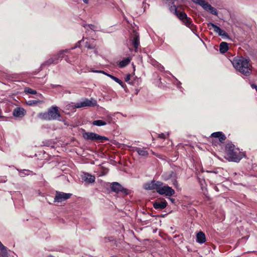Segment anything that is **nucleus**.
I'll return each instance as SVG.
<instances>
[{
  "instance_id": "47",
  "label": "nucleus",
  "mask_w": 257,
  "mask_h": 257,
  "mask_svg": "<svg viewBox=\"0 0 257 257\" xmlns=\"http://www.w3.org/2000/svg\"><path fill=\"white\" fill-rule=\"evenodd\" d=\"M178 84H177V86H178V87H179V85H180L181 84V83H180V82L178 81Z\"/></svg>"
},
{
  "instance_id": "12",
  "label": "nucleus",
  "mask_w": 257,
  "mask_h": 257,
  "mask_svg": "<svg viewBox=\"0 0 257 257\" xmlns=\"http://www.w3.org/2000/svg\"><path fill=\"white\" fill-rule=\"evenodd\" d=\"M72 194L71 193L56 191L54 201L55 202H62L70 198Z\"/></svg>"
},
{
  "instance_id": "21",
  "label": "nucleus",
  "mask_w": 257,
  "mask_h": 257,
  "mask_svg": "<svg viewBox=\"0 0 257 257\" xmlns=\"http://www.w3.org/2000/svg\"><path fill=\"white\" fill-rule=\"evenodd\" d=\"M163 179L165 180H168L173 178H177L176 174L173 171L164 173L162 175Z\"/></svg>"
},
{
  "instance_id": "5",
  "label": "nucleus",
  "mask_w": 257,
  "mask_h": 257,
  "mask_svg": "<svg viewBox=\"0 0 257 257\" xmlns=\"http://www.w3.org/2000/svg\"><path fill=\"white\" fill-rule=\"evenodd\" d=\"M194 3L201 6L205 11L210 12L212 15L217 16L218 12L216 9L212 7L205 0H191Z\"/></svg>"
},
{
  "instance_id": "26",
  "label": "nucleus",
  "mask_w": 257,
  "mask_h": 257,
  "mask_svg": "<svg viewBox=\"0 0 257 257\" xmlns=\"http://www.w3.org/2000/svg\"><path fill=\"white\" fill-rule=\"evenodd\" d=\"M131 61V59L129 58H126L121 61L119 63V66L120 68H123L127 65Z\"/></svg>"
},
{
  "instance_id": "32",
  "label": "nucleus",
  "mask_w": 257,
  "mask_h": 257,
  "mask_svg": "<svg viewBox=\"0 0 257 257\" xmlns=\"http://www.w3.org/2000/svg\"><path fill=\"white\" fill-rule=\"evenodd\" d=\"M24 91L26 93H29L32 94H36L37 93L36 90H33L29 87H26L25 88Z\"/></svg>"
},
{
  "instance_id": "40",
  "label": "nucleus",
  "mask_w": 257,
  "mask_h": 257,
  "mask_svg": "<svg viewBox=\"0 0 257 257\" xmlns=\"http://www.w3.org/2000/svg\"><path fill=\"white\" fill-rule=\"evenodd\" d=\"M207 173H212L214 175H216L217 173V171H206Z\"/></svg>"
},
{
  "instance_id": "36",
  "label": "nucleus",
  "mask_w": 257,
  "mask_h": 257,
  "mask_svg": "<svg viewBox=\"0 0 257 257\" xmlns=\"http://www.w3.org/2000/svg\"><path fill=\"white\" fill-rule=\"evenodd\" d=\"M0 250L2 251H5L6 250V247L0 242Z\"/></svg>"
},
{
  "instance_id": "9",
  "label": "nucleus",
  "mask_w": 257,
  "mask_h": 257,
  "mask_svg": "<svg viewBox=\"0 0 257 257\" xmlns=\"http://www.w3.org/2000/svg\"><path fill=\"white\" fill-rule=\"evenodd\" d=\"M111 190L118 194H121L126 195L129 194L130 191L123 187L119 183L117 182H113L111 184Z\"/></svg>"
},
{
  "instance_id": "13",
  "label": "nucleus",
  "mask_w": 257,
  "mask_h": 257,
  "mask_svg": "<svg viewBox=\"0 0 257 257\" xmlns=\"http://www.w3.org/2000/svg\"><path fill=\"white\" fill-rule=\"evenodd\" d=\"M161 181H156L153 180L150 182L145 183L144 185V188L147 190H156L157 192L158 187H160Z\"/></svg>"
},
{
  "instance_id": "24",
  "label": "nucleus",
  "mask_w": 257,
  "mask_h": 257,
  "mask_svg": "<svg viewBox=\"0 0 257 257\" xmlns=\"http://www.w3.org/2000/svg\"><path fill=\"white\" fill-rule=\"evenodd\" d=\"M228 50V44L226 42H222L219 45V51L221 53H226Z\"/></svg>"
},
{
  "instance_id": "11",
  "label": "nucleus",
  "mask_w": 257,
  "mask_h": 257,
  "mask_svg": "<svg viewBox=\"0 0 257 257\" xmlns=\"http://www.w3.org/2000/svg\"><path fill=\"white\" fill-rule=\"evenodd\" d=\"M178 17L186 26L189 28L192 31H193L194 25L192 23L191 19L187 17L185 13L181 12V14L178 15Z\"/></svg>"
},
{
  "instance_id": "15",
  "label": "nucleus",
  "mask_w": 257,
  "mask_h": 257,
  "mask_svg": "<svg viewBox=\"0 0 257 257\" xmlns=\"http://www.w3.org/2000/svg\"><path fill=\"white\" fill-rule=\"evenodd\" d=\"M82 179L88 183H92L95 182V177L94 176L91 175V174L88 173H83L81 175Z\"/></svg>"
},
{
  "instance_id": "2",
  "label": "nucleus",
  "mask_w": 257,
  "mask_h": 257,
  "mask_svg": "<svg viewBox=\"0 0 257 257\" xmlns=\"http://www.w3.org/2000/svg\"><path fill=\"white\" fill-rule=\"evenodd\" d=\"M225 152L228 160L230 161L239 162L244 157V153L231 144L228 143L225 146Z\"/></svg>"
},
{
  "instance_id": "38",
  "label": "nucleus",
  "mask_w": 257,
  "mask_h": 257,
  "mask_svg": "<svg viewBox=\"0 0 257 257\" xmlns=\"http://www.w3.org/2000/svg\"><path fill=\"white\" fill-rule=\"evenodd\" d=\"M130 77H131L130 75V74H127L126 76V77H125V79H124L125 81L126 82H128L129 80H130Z\"/></svg>"
},
{
  "instance_id": "18",
  "label": "nucleus",
  "mask_w": 257,
  "mask_h": 257,
  "mask_svg": "<svg viewBox=\"0 0 257 257\" xmlns=\"http://www.w3.org/2000/svg\"><path fill=\"white\" fill-rule=\"evenodd\" d=\"M26 113V110L22 107H17L13 111V115L16 117H23Z\"/></svg>"
},
{
  "instance_id": "35",
  "label": "nucleus",
  "mask_w": 257,
  "mask_h": 257,
  "mask_svg": "<svg viewBox=\"0 0 257 257\" xmlns=\"http://www.w3.org/2000/svg\"><path fill=\"white\" fill-rule=\"evenodd\" d=\"M168 135H169L168 134H165L164 133H162V134H160L159 135L158 137L159 138L164 139L166 138V136H168Z\"/></svg>"
},
{
  "instance_id": "46",
  "label": "nucleus",
  "mask_w": 257,
  "mask_h": 257,
  "mask_svg": "<svg viewBox=\"0 0 257 257\" xmlns=\"http://www.w3.org/2000/svg\"><path fill=\"white\" fill-rule=\"evenodd\" d=\"M169 199L172 202V203H174V201H175V199H173V198H169Z\"/></svg>"
},
{
  "instance_id": "20",
  "label": "nucleus",
  "mask_w": 257,
  "mask_h": 257,
  "mask_svg": "<svg viewBox=\"0 0 257 257\" xmlns=\"http://www.w3.org/2000/svg\"><path fill=\"white\" fill-rule=\"evenodd\" d=\"M86 45L85 47L90 49H93V52L95 54L97 53L96 50L95 49L96 44L95 43V40L93 39H89L87 40L85 42Z\"/></svg>"
},
{
  "instance_id": "41",
  "label": "nucleus",
  "mask_w": 257,
  "mask_h": 257,
  "mask_svg": "<svg viewBox=\"0 0 257 257\" xmlns=\"http://www.w3.org/2000/svg\"><path fill=\"white\" fill-rule=\"evenodd\" d=\"M251 87L253 88H255L257 91V86L256 85H255L254 84H252V85H251Z\"/></svg>"
},
{
  "instance_id": "27",
  "label": "nucleus",
  "mask_w": 257,
  "mask_h": 257,
  "mask_svg": "<svg viewBox=\"0 0 257 257\" xmlns=\"http://www.w3.org/2000/svg\"><path fill=\"white\" fill-rule=\"evenodd\" d=\"M33 173L32 171L29 170H23L19 171V175L21 177H24L26 175H33Z\"/></svg>"
},
{
  "instance_id": "14",
  "label": "nucleus",
  "mask_w": 257,
  "mask_h": 257,
  "mask_svg": "<svg viewBox=\"0 0 257 257\" xmlns=\"http://www.w3.org/2000/svg\"><path fill=\"white\" fill-rule=\"evenodd\" d=\"M89 71V72H94V73H99L104 74L106 75V76H108L109 77H110V78H111L112 80H113L114 81H115L117 83H118L122 87H123V82L121 80H120L118 78H117V77H115V76H113V75H112L111 74H108V73L105 72L103 71H102V70H93V69L91 68V69H90Z\"/></svg>"
},
{
  "instance_id": "37",
  "label": "nucleus",
  "mask_w": 257,
  "mask_h": 257,
  "mask_svg": "<svg viewBox=\"0 0 257 257\" xmlns=\"http://www.w3.org/2000/svg\"><path fill=\"white\" fill-rule=\"evenodd\" d=\"M51 87L53 88H61L62 86L60 85H54V84H51Z\"/></svg>"
},
{
  "instance_id": "33",
  "label": "nucleus",
  "mask_w": 257,
  "mask_h": 257,
  "mask_svg": "<svg viewBox=\"0 0 257 257\" xmlns=\"http://www.w3.org/2000/svg\"><path fill=\"white\" fill-rule=\"evenodd\" d=\"M84 27L86 29V30H88L89 29L94 30L95 28V26L93 25H85L84 26Z\"/></svg>"
},
{
  "instance_id": "4",
  "label": "nucleus",
  "mask_w": 257,
  "mask_h": 257,
  "mask_svg": "<svg viewBox=\"0 0 257 257\" xmlns=\"http://www.w3.org/2000/svg\"><path fill=\"white\" fill-rule=\"evenodd\" d=\"M83 137L84 139L86 140L98 141L101 143L108 141V139L107 137L101 136L95 133L92 132H85L83 134Z\"/></svg>"
},
{
  "instance_id": "6",
  "label": "nucleus",
  "mask_w": 257,
  "mask_h": 257,
  "mask_svg": "<svg viewBox=\"0 0 257 257\" xmlns=\"http://www.w3.org/2000/svg\"><path fill=\"white\" fill-rule=\"evenodd\" d=\"M68 52V49L60 51L57 54L54 55L53 57L50 58L47 61L44 62L42 65V66L44 65H49L51 64H57L59 59L61 60L62 58L65 57L64 53Z\"/></svg>"
},
{
  "instance_id": "44",
  "label": "nucleus",
  "mask_w": 257,
  "mask_h": 257,
  "mask_svg": "<svg viewBox=\"0 0 257 257\" xmlns=\"http://www.w3.org/2000/svg\"><path fill=\"white\" fill-rule=\"evenodd\" d=\"M83 2L85 4H88L89 2V0H82Z\"/></svg>"
},
{
  "instance_id": "28",
  "label": "nucleus",
  "mask_w": 257,
  "mask_h": 257,
  "mask_svg": "<svg viewBox=\"0 0 257 257\" xmlns=\"http://www.w3.org/2000/svg\"><path fill=\"white\" fill-rule=\"evenodd\" d=\"M43 102V101L39 100H29L27 102V104L29 105H36L38 104L42 103Z\"/></svg>"
},
{
  "instance_id": "42",
  "label": "nucleus",
  "mask_w": 257,
  "mask_h": 257,
  "mask_svg": "<svg viewBox=\"0 0 257 257\" xmlns=\"http://www.w3.org/2000/svg\"><path fill=\"white\" fill-rule=\"evenodd\" d=\"M214 190L216 191V192H218L219 191V189L218 188V187H217L216 186H215L214 187Z\"/></svg>"
},
{
  "instance_id": "22",
  "label": "nucleus",
  "mask_w": 257,
  "mask_h": 257,
  "mask_svg": "<svg viewBox=\"0 0 257 257\" xmlns=\"http://www.w3.org/2000/svg\"><path fill=\"white\" fill-rule=\"evenodd\" d=\"M211 137L218 138L221 142L224 141L226 139L225 135L221 132L213 133L211 135Z\"/></svg>"
},
{
  "instance_id": "31",
  "label": "nucleus",
  "mask_w": 257,
  "mask_h": 257,
  "mask_svg": "<svg viewBox=\"0 0 257 257\" xmlns=\"http://www.w3.org/2000/svg\"><path fill=\"white\" fill-rule=\"evenodd\" d=\"M77 102L76 103H73L71 102L70 103H69L66 106V108L67 110H74L75 108H77Z\"/></svg>"
},
{
  "instance_id": "43",
  "label": "nucleus",
  "mask_w": 257,
  "mask_h": 257,
  "mask_svg": "<svg viewBox=\"0 0 257 257\" xmlns=\"http://www.w3.org/2000/svg\"><path fill=\"white\" fill-rule=\"evenodd\" d=\"M82 40H81V41H79L77 42V44H76V47H79V44L82 42Z\"/></svg>"
},
{
  "instance_id": "7",
  "label": "nucleus",
  "mask_w": 257,
  "mask_h": 257,
  "mask_svg": "<svg viewBox=\"0 0 257 257\" xmlns=\"http://www.w3.org/2000/svg\"><path fill=\"white\" fill-rule=\"evenodd\" d=\"M163 183L161 182L160 187H158L157 193L162 195H165L167 196H173L175 192L171 187L168 185H163Z\"/></svg>"
},
{
  "instance_id": "1",
  "label": "nucleus",
  "mask_w": 257,
  "mask_h": 257,
  "mask_svg": "<svg viewBox=\"0 0 257 257\" xmlns=\"http://www.w3.org/2000/svg\"><path fill=\"white\" fill-rule=\"evenodd\" d=\"M231 63L236 70L245 76L249 75L251 72V66L249 60L243 57L233 58Z\"/></svg>"
},
{
  "instance_id": "30",
  "label": "nucleus",
  "mask_w": 257,
  "mask_h": 257,
  "mask_svg": "<svg viewBox=\"0 0 257 257\" xmlns=\"http://www.w3.org/2000/svg\"><path fill=\"white\" fill-rule=\"evenodd\" d=\"M170 10L171 12L175 14L177 17H178V15L181 14L182 12L178 11L175 5L171 6L170 8Z\"/></svg>"
},
{
  "instance_id": "48",
  "label": "nucleus",
  "mask_w": 257,
  "mask_h": 257,
  "mask_svg": "<svg viewBox=\"0 0 257 257\" xmlns=\"http://www.w3.org/2000/svg\"><path fill=\"white\" fill-rule=\"evenodd\" d=\"M108 240H109V241H111L112 239H111V238H108Z\"/></svg>"
},
{
  "instance_id": "19",
  "label": "nucleus",
  "mask_w": 257,
  "mask_h": 257,
  "mask_svg": "<svg viewBox=\"0 0 257 257\" xmlns=\"http://www.w3.org/2000/svg\"><path fill=\"white\" fill-rule=\"evenodd\" d=\"M135 151L137 152L139 156L147 157L149 155V153L147 148L137 147L135 149Z\"/></svg>"
},
{
  "instance_id": "10",
  "label": "nucleus",
  "mask_w": 257,
  "mask_h": 257,
  "mask_svg": "<svg viewBox=\"0 0 257 257\" xmlns=\"http://www.w3.org/2000/svg\"><path fill=\"white\" fill-rule=\"evenodd\" d=\"M208 27L211 29H213V31L217 33L219 36H221L223 38L230 39L229 35L224 30H221L218 26L215 25L212 23H209L208 24Z\"/></svg>"
},
{
  "instance_id": "34",
  "label": "nucleus",
  "mask_w": 257,
  "mask_h": 257,
  "mask_svg": "<svg viewBox=\"0 0 257 257\" xmlns=\"http://www.w3.org/2000/svg\"><path fill=\"white\" fill-rule=\"evenodd\" d=\"M177 178H173L171 179V181L172 184L174 185V186L176 188H178V183L177 182V181L176 180Z\"/></svg>"
},
{
  "instance_id": "39",
  "label": "nucleus",
  "mask_w": 257,
  "mask_h": 257,
  "mask_svg": "<svg viewBox=\"0 0 257 257\" xmlns=\"http://www.w3.org/2000/svg\"><path fill=\"white\" fill-rule=\"evenodd\" d=\"M158 66L159 67V69L160 71H162L164 70V67L163 66L161 65L160 64H159Z\"/></svg>"
},
{
  "instance_id": "8",
  "label": "nucleus",
  "mask_w": 257,
  "mask_h": 257,
  "mask_svg": "<svg viewBox=\"0 0 257 257\" xmlns=\"http://www.w3.org/2000/svg\"><path fill=\"white\" fill-rule=\"evenodd\" d=\"M97 105V101L93 99L83 98L77 102V108H79L84 107H93Z\"/></svg>"
},
{
  "instance_id": "16",
  "label": "nucleus",
  "mask_w": 257,
  "mask_h": 257,
  "mask_svg": "<svg viewBox=\"0 0 257 257\" xmlns=\"http://www.w3.org/2000/svg\"><path fill=\"white\" fill-rule=\"evenodd\" d=\"M131 41L132 42V44L136 50L140 45L139 36L137 33L134 32L132 35Z\"/></svg>"
},
{
  "instance_id": "29",
  "label": "nucleus",
  "mask_w": 257,
  "mask_h": 257,
  "mask_svg": "<svg viewBox=\"0 0 257 257\" xmlns=\"http://www.w3.org/2000/svg\"><path fill=\"white\" fill-rule=\"evenodd\" d=\"M199 183L203 191L206 190V184L204 179H198Z\"/></svg>"
},
{
  "instance_id": "49",
  "label": "nucleus",
  "mask_w": 257,
  "mask_h": 257,
  "mask_svg": "<svg viewBox=\"0 0 257 257\" xmlns=\"http://www.w3.org/2000/svg\"><path fill=\"white\" fill-rule=\"evenodd\" d=\"M39 96H40V97H42V95L41 94H39Z\"/></svg>"
},
{
  "instance_id": "3",
  "label": "nucleus",
  "mask_w": 257,
  "mask_h": 257,
  "mask_svg": "<svg viewBox=\"0 0 257 257\" xmlns=\"http://www.w3.org/2000/svg\"><path fill=\"white\" fill-rule=\"evenodd\" d=\"M38 117L43 120H51L58 119L60 117L58 107L53 105L50 107L47 111L39 113Z\"/></svg>"
},
{
  "instance_id": "45",
  "label": "nucleus",
  "mask_w": 257,
  "mask_h": 257,
  "mask_svg": "<svg viewBox=\"0 0 257 257\" xmlns=\"http://www.w3.org/2000/svg\"><path fill=\"white\" fill-rule=\"evenodd\" d=\"M65 60H66L67 62L70 63V61H69V58H68V56H66Z\"/></svg>"
},
{
  "instance_id": "23",
  "label": "nucleus",
  "mask_w": 257,
  "mask_h": 257,
  "mask_svg": "<svg viewBox=\"0 0 257 257\" xmlns=\"http://www.w3.org/2000/svg\"><path fill=\"white\" fill-rule=\"evenodd\" d=\"M196 241L199 243H203L206 241L205 234L202 231H200L196 234Z\"/></svg>"
},
{
  "instance_id": "17",
  "label": "nucleus",
  "mask_w": 257,
  "mask_h": 257,
  "mask_svg": "<svg viewBox=\"0 0 257 257\" xmlns=\"http://www.w3.org/2000/svg\"><path fill=\"white\" fill-rule=\"evenodd\" d=\"M167 205V202L165 200L162 201H156L153 204V207L156 209H163L166 208Z\"/></svg>"
},
{
  "instance_id": "25",
  "label": "nucleus",
  "mask_w": 257,
  "mask_h": 257,
  "mask_svg": "<svg viewBox=\"0 0 257 257\" xmlns=\"http://www.w3.org/2000/svg\"><path fill=\"white\" fill-rule=\"evenodd\" d=\"M110 121H108L107 122L102 120H96L92 121V124L94 125L98 126L105 125L107 123H110Z\"/></svg>"
}]
</instances>
